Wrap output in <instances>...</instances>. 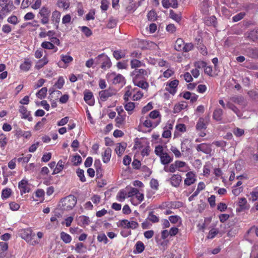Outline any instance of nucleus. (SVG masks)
I'll list each match as a JSON object with an SVG mask.
<instances>
[{
    "label": "nucleus",
    "mask_w": 258,
    "mask_h": 258,
    "mask_svg": "<svg viewBox=\"0 0 258 258\" xmlns=\"http://www.w3.org/2000/svg\"><path fill=\"white\" fill-rule=\"evenodd\" d=\"M77 203L76 198L72 195H70L61 200L59 205L62 210L69 211L72 210Z\"/></svg>",
    "instance_id": "f257e3e1"
},
{
    "label": "nucleus",
    "mask_w": 258,
    "mask_h": 258,
    "mask_svg": "<svg viewBox=\"0 0 258 258\" xmlns=\"http://www.w3.org/2000/svg\"><path fill=\"white\" fill-rule=\"evenodd\" d=\"M151 74L149 69H136L131 73L133 80L146 79Z\"/></svg>",
    "instance_id": "f03ea898"
},
{
    "label": "nucleus",
    "mask_w": 258,
    "mask_h": 258,
    "mask_svg": "<svg viewBox=\"0 0 258 258\" xmlns=\"http://www.w3.org/2000/svg\"><path fill=\"white\" fill-rule=\"evenodd\" d=\"M95 60L97 64H100L101 68L103 70L110 68L112 64L109 57L104 53L99 55L95 58Z\"/></svg>",
    "instance_id": "7ed1b4c3"
},
{
    "label": "nucleus",
    "mask_w": 258,
    "mask_h": 258,
    "mask_svg": "<svg viewBox=\"0 0 258 258\" xmlns=\"http://www.w3.org/2000/svg\"><path fill=\"white\" fill-rule=\"evenodd\" d=\"M107 78L114 84H120L124 85L125 83L124 77L121 74L112 72L107 75Z\"/></svg>",
    "instance_id": "20e7f679"
},
{
    "label": "nucleus",
    "mask_w": 258,
    "mask_h": 258,
    "mask_svg": "<svg viewBox=\"0 0 258 258\" xmlns=\"http://www.w3.org/2000/svg\"><path fill=\"white\" fill-rule=\"evenodd\" d=\"M116 94L115 90L112 88H109L107 89L102 90L99 92V96L100 100L105 101L110 97H111Z\"/></svg>",
    "instance_id": "39448f33"
},
{
    "label": "nucleus",
    "mask_w": 258,
    "mask_h": 258,
    "mask_svg": "<svg viewBox=\"0 0 258 258\" xmlns=\"http://www.w3.org/2000/svg\"><path fill=\"white\" fill-rule=\"evenodd\" d=\"M61 17V13L57 10L54 11L51 15V21L52 24L55 27L56 29H58L59 23L60 22Z\"/></svg>",
    "instance_id": "423d86ee"
},
{
    "label": "nucleus",
    "mask_w": 258,
    "mask_h": 258,
    "mask_svg": "<svg viewBox=\"0 0 258 258\" xmlns=\"http://www.w3.org/2000/svg\"><path fill=\"white\" fill-rule=\"evenodd\" d=\"M167 181H169L172 186L177 187L182 181V177L180 174H173L170 178L167 180Z\"/></svg>",
    "instance_id": "0eeeda50"
},
{
    "label": "nucleus",
    "mask_w": 258,
    "mask_h": 258,
    "mask_svg": "<svg viewBox=\"0 0 258 258\" xmlns=\"http://www.w3.org/2000/svg\"><path fill=\"white\" fill-rule=\"evenodd\" d=\"M18 187L22 195L26 192H29L30 190L28 181L24 179H22L19 182Z\"/></svg>",
    "instance_id": "6e6552de"
},
{
    "label": "nucleus",
    "mask_w": 258,
    "mask_h": 258,
    "mask_svg": "<svg viewBox=\"0 0 258 258\" xmlns=\"http://www.w3.org/2000/svg\"><path fill=\"white\" fill-rule=\"evenodd\" d=\"M196 180V175L192 171H189L186 174V178L184 180V184L185 185L189 186L194 184Z\"/></svg>",
    "instance_id": "1a4fd4ad"
},
{
    "label": "nucleus",
    "mask_w": 258,
    "mask_h": 258,
    "mask_svg": "<svg viewBox=\"0 0 258 258\" xmlns=\"http://www.w3.org/2000/svg\"><path fill=\"white\" fill-rule=\"evenodd\" d=\"M196 149L198 152L201 151L206 154H209L212 152L211 145L207 143L198 145L196 147Z\"/></svg>",
    "instance_id": "9d476101"
},
{
    "label": "nucleus",
    "mask_w": 258,
    "mask_h": 258,
    "mask_svg": "<svg viewBox=\"0 0 258 258\" xmlns=\"http://www.w3.org/2000/svg\"><path fill=\"white\" fill-rule=\"evenodd\" d=\"M179 81L177 80H174L171 81L166 87V90L170 94L174 95L177 91V87L178 85Z\"/></svg>",
    "instance_id": "9b49d317"
},
{
    "label": "nucleus",
    "mask_w": 258,
    "mask_h": 258,
    "mask_svg": "<svg viewBox=\"0 0 258 258\" xmlns=\"http://www.w3.org/2000/svg\"><path fill=\"white\" fill-rule=\"evenodd\" d=\"M19 112L21 113V118L23 119H27L29 121L32 120V117L31 116L30 111H28L27 108L24 106H19Z\"/></svg>",
    "instance_id": "f8f14e48"
},
{
    "label": "nucleus",
    "mask_w": 258,
    "mask_h": 258,
    "mask_svg": "<svg viewBox=\"0 0 258 258\" xmlns=\"http://www.w3.org/2000/svg\"><path fill=\"white\" fill-rule=\"evenodd\" d=\"M160 123V119L153 120L148 117L146 118V119L143 122V124L145 127H156Z\"/></svg>",
    "instance_id": "ddd939ff"
},
{
    "label": "nucleus",
    "mask_w": 258,
    "mask_h": 258,
    "mask_svg": "<svg viewBox=\"0 0 258 258\" xmlns=\"http://www.w3.org/2000/svg\"><path fill=\"white\" fill-rule=\"evenodd\" d=\"M245 54L248 57L256 59L258 58V48H247L245 51Z\"/></svg>",
    "instance_id": "4468645a"
},
{
    "label": "nucleus",
    "mask_w": 258,
    "mask_h": 258,
    "mask_svg": "<svg viewBox=\"0 0 258 258\" xmlns=\"http://www.w3.org/2000/svg\"><path fill=\"white\" fill-rule=\"evenodd\" d=\"M84 99L90 106H93L94 104L95 101L93 93L90 91L84 92Z\"/></svg>",
    "instance_id": "2eb2a0df"
},
{
    "label": "nucleus",
    "mask_w": 258,
    "mask_h": 258,
    "mask_svg": "<svg viewBox=\"0 0 258 258\" xmlns=\"http://www.w3.org/2000/svg\"><path fill=\"white\" fill-rule=\"evenodd\" d=\"M160 157V161L163 165H167L173 161V157L169 155L167 152H165Z\"/></svg>",
    "instance_id": "dca6fc26"
},
{
    "label": "nucleus",
    "mask_w": 258,
    "mask_h": 258,
    "mask_svg": "<svg viewBox=\"0 0 258 258\" xmlns=\"http://www.w3.org/2000/svg\"><path fill=\"white\" fill-rule=\"evenodd\" d=\"M211 3L209 0H204L200 5V10L204 14H208Z\"/></svg>",
    "instance_id": "f3484780"
},
{
    "label": "nucleus",
    "mask_w": 258,
    "mask_h": 258,
    "mask_svg": "<svg viewBox=\"0 0 258 258\" xmlns=\"http://www.w3.org/2000/svg\"><path fill=\"white\" fill-rule=\"evenodd\" d=\"M111 149L110 148H107L105 149L102 155L103 162L105 163H108L111 156Z\"/></svg>",
    "instance_id": "a211bd4d"
},
{
    "label": "nucleus",
    "mask_w": 258,
    "mask_h": 258,
    "mask_svg": "<svg viewBox=\"0 0 258 258\" xmlns=\"http://www.w3.org/2000/svg\"><path fill=\"white\" fill-rule=\"evenodd\" d=\"M126 147V144L125 143H121L117 144L115 151L119 156H121L124 152Z\"/></svg>",
    "instance_id": "6ab92c4d"
},
{
    "label": "nucleus",
    "mask_w": 258,
    "mask_h": 258,
    "mask_svg": "<svg viewBox=\"0 0 258 258\" xmlns=\"http://www.w3.org/2000/svg\"><path fill=\"white\" fill-rule=\"evenodd\" d=\"M223 112L222 109L217 108L214 110L213 113V118L216 121H221L222 119V115Z\"/></svg>",
    "instance_id": "aec40b11"
},
{
    "label": "nucleus",
    "mask_w": 258,
    "mask_h": 258,
    "mask_svg": "<svg viewBox=\"0 0 258 258\" xmlns=\"http://www.w3.org/2000/svg\"><path fill=\"white\" fill-rule=\"evenodd\" d=\"M231 102L242 105L245 106V103L244 98L241 96H236L230 97L229 99Z\"/></svg>",
    "instance_id": "412c9836"
},
{
    "label": "nucleus",
    "mask_w": 258,
    "mask_h": 258,
    "mask_svg": "<svg viewBox=\"0 0 258 258\" xmlns=\"http://www.w3.org/2000/svg\"><path fill=\"white\" fill-rule=\"evenodd\" d=\"M145 79L133 80V83L135 86L140 87L143 89H147L149 85L148 83L144 80Z\"/></svg>",
    "instance_id": "4be33fe9"
},
{
    "label": "nucleus",
    "mask_w": 258,
    "mask_h": 258,
    "mask_svg": "<svg viewBox=\"0 0 258 258\" xmlns=\"http://www.w3.org/2000/svg\"><path fill=\"white\" fill-rule=\"evenodd\" d=\"M226 107L232 110L238 117L241 116L240 110L235 106L231 101H228L226 103Z\"/></svg>",
    "instance_id": "5701e85b"
},
{
    "label": "nucleus",
    "mask_w": 258,
    "mask_h": 258,
    "mask_svg": "<svg viewBox=\"0 0 258 258\" xmlns=\"http://www.w3.org/2000/svg\"><path fill=\"white\" fill-rule=\"evenodd\" d=\"M126 118L125 113H123L122 115H117L115 118L116 126L118 127H120L124 124Z\"/></svg>",
    "instance_id": "b1692460"
},
{
    "label": "nucleus",
    "mask_w": 258,
    "mask_h": 258,
    "mask_svg": "<svg viewBox=\"0 0 258 258\" xmlns=\"http://www.w3.org/2000/svg\"><path fill=\"white\" fill-rule=\"evenodd\" d=\"M48 62L47 57L44 56L42 59L38 60L35 64V68L37 70H40L46 65Z\"/></svg>",
    "instance_id": "393cba45"
},
{
    "label": "nucleus",
    "mask_w": 258,
    "mask_h": 258,
    "mask_svg": "<svg viewBox=\"0 0 258 258\" xmlns=\"http://www.w3.org/2000/svg\"><path fill=\"white\" fill-rule=\"evenodd\" d=\"M32 66V62L28 59H25L23 63H22L20 66V69L24 72L28 71Z\"/></svg>",
    "instance_id": "a878e982"
},
{
    "label": "nucleus",
    "mask_w": 258,
    "mask_h": 258,
    "mask_svg": "<svg viewBox=\"0 0 258 258\" xmlns=\"http://www.w3.org/2000/svg\"><path fill=\"white\" fill-rule=\"evenodd\" d=\"M145 249V245L143 242L138 241L135 245V249L134 250V253H140Z\"/></svg>",
    "instance_id": "bb28decb"
},
{
    "label": "nucleus",
    "mask_w": 258,
    "mask_h": 258,
    "mask_svg": "<svg viewBox=\"0 0 258 258\" xmlns=\"http://www.w3.org/2000/svg\"><path fill=\"white\" fill-rule=\"evenodd\" d=\"M145 64L141 61L134 59L131 61V67L132 69H138L139 68L144 67Z\"/></svg>",
    "instance_id": "cd10ccee"
},
{
    "label": "nucleus",
    "mask_w": 258,
    "mask_h": 258,
    "mask_svg": "<svg viewBox=\"0 0 258 258\" xmlns=\"http://www.w3.org/2000/svg\"><path fill=\"white\" fill-rule=\"evenodd\" d=\"M184 45V42L181 38H178L175 43L174 48L178 51H182Z\"/></svg>",
    "instance_id": "c85d7f7f"
},
{
    "label": "nucleus",
    "mask_w": 258,
    "mask_h": 258,
    "mask_svg": "<svg viewBox=\"0 0 258 258\" xmlns=\"http://www.w3.org/2000/svg\"><path fill=\"white\" fill-rule=\"evenodd\" d=\"M239 208L237 209L238 211L245 210L247 208V200L245 198H241L239 199L238 203Z\"/></svg>",
    "instance_id": "c756f323"
},
{
    "label": "nucleus",
    "mask_w": 258,
    "mask_h": 258,
    "mask_svg": "<svg viewBox=\"0 0 258 258\" xmlns=\"http://www.w3.org/2000/svg\"><path fill=\"white\" fill-rule=\"evenodd\" d=\"M58 7L67 10L70 7V3L68 0H58L56 4Z\"/></svg>",
    "instance_id": "7c9ffc66"
},
{
    "label": "nucleus",
    "mask_w": 258,
    "mask_h": 258,
    "mask_svg": "<svg viewBox=\"0 0 258 258\" xmlns=\"http://www.w3.org/2000/svg\"><path fill=\"white\" fill-rule=\"evenodd\" d=\"M247 37L252 41H258V30H253L250 31L248 34Z\"/></svg>",
    "instance_id": "2f4dec72"
},
{
    "label": "nucleus",
    "mask_w": 258,
    "mask_h": 258,
    "mask_svg": "<svg viewBox=\"0 0 258 258\" xmlns=\"http://www.w3.org/2000/svg\"><path fill=\"white\" fill-rule=\"evenodd\" d=\"M14 8L15 7L13 2H10L9 4L5 5L1 10L6 14L10 13Z\"/></svg>",
    "instance_id": "473e14b6"
},
{
    "label": "nucleus",
    "mask_w": 258,
    "mask_h": 258,
    "mask_svg": "<svg viewBox=\"0 0 258 258\" xmlns=\"http://www.w3.org/2000/svg\"><path fill=\"white\" fill-rule=\"evenodd\" d=\"M63 164V162L61 160H59L58 161L57 165H56V167L52 172V174H56L57 173H59L61 171H62L64 167Z\"/></svg>",
    "instance_id": "72a5a7b5"
},
{
    "label": "nucleus",
    "mask_w": 258,
    "mask_h": 258,
    "mask_svg": "<svg viewBox=\"0 0 258 258\" xmlns=\"http://www.w3.org/2000/svg\"><path fill=\"white\" fill-rule=\"evenodd\" d=\"M8 248V243L5 242H0V257L5 256L6 254L5 252L7 250Z\"/></svg>",
    "instance_id": "f704fd0d"
},
{
    "label": "nucleus",
    "mask_w": 258,
    "mask_h": 258,
    "mask_svg": "<svg viewBox=\"0 0 258 258\" xmlns=\"http://www.w3.org/2000/svg\"><path fill=\"white\" fill-rule=\"evenodd\" d=\"M60 239L65 243H69L72 241V237L68 233L64 232L60 233Z\"/></svg>",
    "instance_id": "c9c22d12"
},
{
    "label": "nucleus",
    "mask_w": 258,
    "mask_h": 258,
    "mask_svg": "<svg viewBox=\"0 0 258 258\" xmlns=\"http://www.w3.org/2000/svg\"><path fill=\"white\" fill-rule=\"evenodd\" d=\"M207 128V124L205 122L203 118H200L196 124V128L198 130H202Z\"/></svg>",
    "instance_id": "e433bc0d"
},
{
    "label": "nucleus",
    "mask_w": 258,
    "mask_h": 258,
    "mask_svg": "<svg viewBox=\"0 0 258 258\" xmlns=\"http://www.w3.org/2000/svg\"><path fill=\"white\" fill-rule=\"evenodd\" d=\"M39 14L41 17H49L50 10L46 7H43L39 11Z\"/></svg>",
    "instance_id": "4c0bfd02"
},
{
    "label": "nucleus",
    "mask_w": 258,
    "mask_h": 258,
    "mask_svg": "<svg viewBox=\"0 0 258 258\" xmlns=\"http://www.w3.org/2000/svg\"><path fill=\"white\" fill-rule=\"evenodd\" d=\"M187 107V105L184 103L177 104L174 105L173 108V112L174 113H178Z\"/></svg>",
    "instance_id": "58836bf2"
},
{
    "label": "nucleus",
    "mask_w": 258,
    "mask_h": 258,
    "mask_svg": "<svg viewBox=\"0 0 258 258\" xmlns=\"http://www.w3.org/2000/svg\"><path fill=\"white\" fill-rule=\"evenodd\" d=\"M127 193L124 189L119 190L116 196V199L119 202H123L125 200Z\"/></svg>",
    "instance_id": "ea45409f"
},
{
    "label": "nucleus",
    "mask_w": 258,
    "mask_h": 258,
    "mask_svg": "<svg viewBox=\"0 0 258 258\" xmlns=\"http://www.w3.org/2000/svg\"><path fill=\"white\" fill-rule=\"evenodd\" d=\"M170 17L177 22H179L181 20V14H176L172 10L169 11Z\"/></svg>",
    "instance_id": "a19ab883"
},
{
    "label": "nucleus",
    "mask_w": 258,
    "mask_h": 258,
    "mask_svg": "<svg viewBox=\"0 0 258 258\" xmlns=\"http://www.w3.org/2000/svg\"><path fill=\"white\" fill-rule=\"evenodd\" d=\"M47 89L46 87L41 88L36 94V96L40 99L44 98L47 94Z\"/></svg>",
    "instance_id": "79ce46f5"
},
{
    "label": "nucleus",
    "mask_w": 258,
    "mask_h": 258,
    "mask_svg": "<svg viewBox=\"0 0 258 258\" xmlns=\"http://www.w3.org/2000/svg\"><path fill=\"white\" fill-rule=\"evenodd\" d=\"M94 166L96 167V175L98 177H101L102 175V169L101 168L100 161L99 159L95 160Z\"/></svg>",
    "instance_id": "37998d69"
},
{
    "label": "nucleus",
    "mask_w": 258,
    "mask_h": 258,
    "mask_svg": "<svg viewBox=\"0 0 258 258\" xmlns=\"http://www.w3.org/2000/svg\"><path fill=\"white\" fill-rule=\"evenodd\" d=\"M113 55L116 60H118L121 58H124L125 56V54L121 50H115L113 51Z\"/></svg>",
    "instance_id": "c03bdc74"
},
{
    "label": "nucleus",
    "mask_w": 258,
    "mask_h": 258,
    "mask_svg": "<svg viewBox=\"0 0 258 258\" xmlns=\"http://www.w3.org/2000/svg\"><path fill=\"white\" fill-rule=\"evenodd\" d=\"M135 107V103L132 102H127L124 104V108L129 114L132 113V111Z\"/></svg>",
    "instance_id": "a18cd8bd"
},
{
    "label": "nucleus",
    "mask_w": 258,
    "mask_h": 258,
    "mask_svg": "<svg viewBox=\"0 0 258 258\" xmlns=\"http://www.w3.org/2000/svg\"><path fill=\"white\" fill-rule=\"evenodd\" d=\"M78 220L79 223L85 225H89L90 222L89 218L84 215L79 217Z\"/></svg>",
    "instance_id": "49530a36"
},
{
    "label": "nucleus",
    "mask_w": 258,
    "mask_h": 258,
    "mask_svg": "<svg viewBox=\"0 0 258 258\" xmlns=\"http://www.w3.org/2000/svg\"><path fill=\"white\" fill-rule=\"evenodd\" d=\"M148 117H149L153 120H157L158 119H159L160 120H161V118L160 117V113L157 110H154L151 111Z\"/></svg>",
    "instance_id": "de8ad7c7"
},
{
    "label": "nucleus",
    "mask_w": 258,
    "mask_h": 258,
    "mask_svg": "<svg viewBox=\"0 0 258 258\" xmlns=\"http://www.w3.org/2000/svg\"><path fill=\"white\" fill-rule=\"evenodd\" d=\"M7 139L5 135L3 133L0 135V146L2 148L4 149L7 144Z\"/></svg>",
    "instance_id": "09e8293b"
},
{
    "label": "nucleus",
    "mask_w": 258,
    "mask_h": 258,
    "mask_svg": "<svg viewBox=\"0 0 258 258\" xmlns=\"http://www.w3.org/2000/svg\"><path fill=\"white\" fill-rule=\"evenodd\" d=\"M41 46L44 49H53L55 48L54 44L48 41L43 42L41 44Z\"/></svg>",
    "instance_id": "8fccbe9b"
},
{
    "label": "nucleus",
    "mask_w": 258,
    "mask_h": 258,
    "mask_svg": "<svg viewBox=\"0 0 258 258\" xmlns=\"http://www.w3.org/2000/svg\"><path fill=\"white\" fill-rule=\"evenodd\" d=\"M97 240L100 242H103L104 244L107 243L108 240L104 233H100L97 236Z\"/></svg>",
    "instance_id": "3c124183"
},
{
    "label": "nucleus",
    "mask_w": 258,
    "mask_h": 258,
    "mask_svg": "<svg viewBox=\"0 0 258 258\" xmlns=\"http://www.w3.org/2000/svg\"><path fill=\"white\" fill-rule=\"evenodd\" d=\"M60 59L64 63H69L73 60L71 56L64 54L60 55Z\"/></svg>",
    "instance_id": "603ef678"
},
{
    "label": "nucleus",
    "mask_w": 258,
    "mask_h": 258,
    "mask_svg": "<svg viewBox=\"0 0 258 258\" xmlns=\"http://www.w3.org/2000/svg\"><path fill=\"white\" fill-rule=\"evenodd\" d=\"M165 152H164V149L162 146L158 145L155 147V153L158 157H160Z\"/></svg>",
    "instance_id": "864d4df0"
},
{
    "label": "nucleus",
    "mask_w": 258,
    "mask_h": 258,
    "mask_svg": "<svg viewBox=\"0 0 258 258\" xmlns=\"http://www.w3.org/2000/svg\"><path fill=\"white\" fill-rule=\"evenodd\" d=\"M76 173L82 182H84L86 181V178L84 175V171L83 169H78L76 171Z\"/></svg>",
    "instance_id": "5fc2aeb1"
},
{
    "label": "nucleus",
    "mask_w": 258,
    "mask_h": 258,
    "mask_svg": "<svg viewBox=\"0 0 258 258\" xmlns=\"http://www.w3.org/2000/svg\"><path fill=\"white\" fill-rule=\"evenodd\" d=\"M12 190L10 188H6L3 190L2 192V198L3 199L8 198L11 195Z\"/></svg>",
    "instance_id": "6e6d98bb"
},
{
    "label": "nucleus",
    "mask_w": 258,
    "mask_h": 258,
    "mask_svg": "<svg viewBox=\"0 0 258 258\" xmlns=\"http://www.w3.org/2000/svg\"><path fill=\"white\" fill-rule=\"evenodd\" d=\"M148 219L149 221L156 223L159 221V218L156 215H154L153 212H150Z\"/></svg>",
    "instance_id": "4d7b16f0"
},
{
    "label": "nucleus",
    "mask_w": 258,
    "mask_h": 258,
    "mask_svg": "<svg viewBox=\"0 0 258 258\" xmlns=\"http://www.w3.org/2000/svg\"><path fill=\"white\" fill-rule=\"evenodd\" d=\"M176 169H177V167H176V165L175 163L174 164H170V165L168 168L167 167H166V166H165L164 167V170L165 171H166V172H169L173 173V172H175Z\"/></svg>",
    "instance_id": "13d9d810"
},
{
    "label": "nucleus",
    "mask_w": 258,
    "mask_h": 258,
    "mask_svg": "<svg viewBox=\"0 0 258 258\" xmlns=\"http://www.w3.org/2000/svg\"><path fill=\"white\" fill-rule=\"evenodd\" d=\"M64 84V80L62 77H59L57 81L55 83L54 86L58 89H61Z\"/></svg>",
    "instance_id": "bf43d9fd"
},
{
    "label": "nucleus",
    "mask_w": 258,
    "mask_h": 258,
    "mask_svg": "<svg viewBox=\"0 0 258 258\" xmlns=\"http://www.w3.org/2000/svg\"><path fill=\"white\" fill-rule=\"evenodd\" d=\"M7 21L8 23L13 24L14 25L17 24L19 22L18 20V18L15 15H13L9 17L7 19Z\"/></svg>",
    "instance_id": "052dcab7"
},
{
    "label": "nucleus",
    "mask_w": 258,
    "mask_h": 258,
    "mask_svg": "<svg viewBox=\"0 0 258 258\" xmlns=\"http://www.w3.org/2000/svg\"><path fill=\"white\" fill-rule=\"evenodd\" d=\"M81 29L86 37H89L92 34L91 30L86 26L81 27Z\"/></svg>",
    "instance_id": "680f3d73"
},
{
    "label": "nucleus",
    "mask_w": 258,
    "mask_h": 258,
    "mask_svg": "<svg viewBox=\"0 0 258 258\" xmlns=\"http://www.w3.org/2000/svg\"><path fill=\"white\" fill-rule=\"evenodd\" d=\"M109 5V2L107 0H102L101 2V9L105 12L107 10L108 8V6Z\"/></svg>",
    "instance_id": "e2e57ef3"
},
{
    "label": "nucleus",
    "mask_w": 258,
    "mask_h": 258,
    "mask_svg": "<svg viewBox=\"0 0 258 258\" xmlns=\"http://www.w3.org/2000/svg\"><path fill=\"white\" fill-rule=\"evenodd\" d=\"M170 150L174 154L176 158H179L181 156L180 152L176 147L174 146H171L170 148Z\"/></svg>",
    "instance_id": "0e129e2a"
},
{
    "label": "nucleus",
    "mask_w": 258,
    "mask_h": 258,
    "mask_svg": "<svg viewBox=\"0 0 258 258\" xmlns=\"http://www.w3.org/2000/svg\"><path fill=\"white\" fill-rule=\"evenodd\" d=\"M71 21V16L70 14L64 15L62 18V23L65 25L70 23Z\"/></svg>",
    "instance_id": "69168bd1"
},
{
    "label": "nucleus",
    "mask_w": 258,
    "mask_h": 258,
    "mask_svg": "<svg viewBox=\"0 0 258 258\" xmlns=\"http://www.w3.org/2000/svg\"><path fill=\"white\" fill-rule=\"evenodd\" d=\"M233 133L235 136L237 137H239L244 134V131L243 129L237 127L234 130Z\"/></svg>",
    "instance_id": "338daca9"
},
{
    "label": "nucleus",
    "mask_w": 258,
    "mask_h": 258,
    "mask_svg": "<svg viewBox=\"0 0 258 258\" xmlns=\"http://www.w3.org/2000/svg\"><path fill=\"white\" fill-rule=\"evenodd\" d=\"M116 25V21L114 19L110 18L107 24V27L111 29L115 27Z\"/></svg>",
    "instance_id": "774afa93"
}]
</instances>
